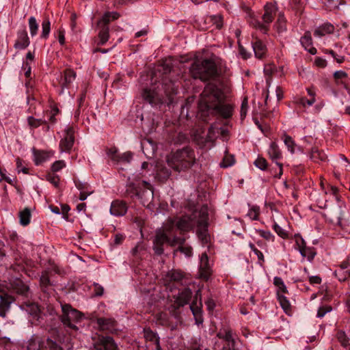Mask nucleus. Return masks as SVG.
<instances>
[{
  "label": "nucleus",
  "instance_id": "9b49d317",
  "mask_svg": "<svg viewBox=\"0 0 350 350\" xmlns=\"http://www.w3.org/2000/svg\"><path fill=\"white\" fill-rule=\"evenodd\" d=\"M202 224H198L197 225V236L201 242V243L204 245L208 244L210 242L211 237L208 232V213H206V217L205 218L202 219Z\"/></svg>",
  "mask_w": 350,
  "mask_h": 350
},
{
  "label": "nucleus",
  "instance_id": "37998d69",
  "mask_svg": "<svg viewBox=\"0 0 350 350\" xmlns=\"http://www.w3.org/2000/svg\"><path fill=\"white\" fill-rule=\"evenodd\" d=\"M27 122H28V124L31 127V128H38V126H40V125L42 124H45L47 123L46 120H43V119H37V118H33V116H29L27 118Z\"/></svg>",
  "mask_w": 350,
  "mask_h": 350
},
{
  "label": "nucleus",
  "instance_id": "f03ea898",
  "mask_svg": "<svg viewBox=\"0 0 350 350\" xmlns=\"http://www.w3.org/2000/svg\"><path fill=\"white\" fill-rule=\"evenodd\" d=\"M168 165L176 172H185L196 163L194 150L185 146L171 152L167 157Z\"/></svg>",
  "mask_w": 350,
  "mask_h": 350
},
{
  "label": "nucleus",
  "instance_id": "6ab92c4d",
  "mask_svg": "<svg viewBox=\"0 0 350 350\" xmlns=\"http://www.w3.org/2000/svg\"><path fill=\"white\" fill-rule=\"evenodd\" d=\"M200 277L205 280H208L211 275V268L208 263V257L206 253H203L201 255L200 263Z\"/></svg>",
  "mask_w": 350,
  "mask_h": 350
},
{
  "label": "nucleus",
  "instance_id": "ea45409f",
  "mask_svg": "<svg viewBox=\"0 0 350 350\" xmlns=\"http://www.w3.org/2000/svg\"><path fill=\"white\" fill-rule=\"evenodd\" d=\"M325 5L329 10L339 9L340 5L345 4L344 0H326Z\"/></svg>",
  "mask_w": 350,
  "mask_h": 350
},
{
  "label": "nucleus",
  "instance_id": "6e6552de",
  "mask_svg": "<svg viewBox=\"0 0 350 350\" xmlns=\"http://www.w3.org/2000/svg\"><path fill=\"white\" fill-rule=\"evenodd\" d=\"M62 311L61 321L62 323L72 329H77V327L75 323L81 319L82 314L70 304H62Z\"/></svg>",
  "mask_w": 350,
  "mask_h": 350
},
{
  "label": "nucleus",
  "instance_id": "f3484780",
  "mask_svg": "<svg viewBox=\"0 0 350 350\" xmlns=\"http://www.w3.org/2000/svg\"><path fill=\"white\" fill-rule=\"evenodd\" d=\"M75 78L76 72L70 68L66 69L59 82L62 90L68 88Z\"/></svg>",
  "mask_w": 350,
  "mask_h": 350
},
{
  "label": "nucleus",
  "instance_id": "c9c22d12",
  "mask_svg": "<svg viewBox=\"0 0 350 350\" xmlns=\"http://www.w3.org/2000/svg\"><path fill=\"white\" fill-rule=\"evenodd\" d=\"M106 153L108 157L114 163H120V154L118 152V149L116 147L107 148Z\"/></svg>",
  "mask_w": 350,
  "mask_h": 350
},
{
  "label": "nucleus",
  "instance_id": "bf43d9fd",
  "mask_svg": "<svg viewBox=\"0 0 350 350\" xmlns=\"http://www.w3.org/2000/svg\"><path fill=\"white\" fill-rule=\"evenodd\" d=\"M177 251H180L187 257H190L192 255V248L190 246H184L183 245H180L175 252Z\"/></svg>",
  "mask_w": 350,
  "mask_h": 350
},
{
  "label": "nucleus",
  "instance_id": "f257e3e1",
  "mask_svg": "<svg viewBox=\"0 0 350 350\" xmlns=\"http://www.w3.org/2000/svg\"><path fill=\"white\" fill-rule=\"evenodd\" d=\"M29 288L20 278H14L4 286L0 284V316L5 317L14 298L9 293L27 296Z\"/></svg>",
  "mask_w": 350,
  "mask_h": 350
},
{
  "label": "nucleus",
  "instance_id": "e2e57ef3",
  "mask_svg": "<svg viewBox=\"0 0 350 350\" xmlns=\"http://www.w3.org/2000/svg\"><path fill=\"white\" fill-rule=\"evenodd\" d=\"M133 154L131 152H126L120 154V163H129L132 159Z\"/></svg>",
  "mask_w": 350,
  "mask_h": 350
},
{
  "label": "nucleus",
  "instance_id": "f8f14e48",
  "mask_svg": "<svg viewBox=\"0 0 350 350\" xmlns=\"http://www.w3.org/2000/svg\"><path fill=\"white\" fill-rule=\"evenodd\" d=\"M96 323L99 330L103 332L113 334L118 330L117 322L111 318H98L96 319Z\"/></svg>",
  "mask_w": 350,
  "mask_h": 350
},
{
  "label": "nucleus",
  "instance_id": "09e8293b",
  "mask_svg": "<svg viewBox=\"0 0 350 350\" xmlns=\"http://www.w3.org/2000/svg\"><path fill=\"white\" fill-rule=\"evenodd\" d=\"M301 43L306 49L312 46V41L310 32H306L304 36L301 37Z\"/></svg>",
  "mask_w": 350,
  "mask_h": 350
},
{
  "label": "nucleus",
  "instance_id": "5701e85b",
  "mask_svg": "<svg viewBox=\"0 0 350 350\" xmlns=\"http://www.w3.org/2000/svg\"><path fill=\"white\" fill-rule=\"evenodd\" d=\"M143 98L152 105H156L161 103V100H157V93L154 90L146 88L142 92Z\"/></svg>",
  "mask_w": 350,
  "mask_h": 350
},
{
  "label": "nucleus",
  "instance_id": "79ce46f5",
  "mask_svg": "<svg viewBox=\"0 0 350 350\" xmlns=\"http://www.w3.org/2000/svg\"><path fill=\"white\" fill-rule=\"evenodd\" d=\"M273 284L278 288L277 292L280 291V294L288 293V290L286 288V286H285V284L281 278L275 277L273 279Z\"/></svg>",
  "mask_w": 350,
  "mask_h": 350
},
{
  "label": "nucleus",
  "instance_id": "aec40b11",
  "mask_svg": "<svg viewBox=\"0 0 350 350\" xmlns=\"http://www.w3.org/2000/svg\"><path fill=\"white\" fill-rule=\"evenodd\" d=\"M127 208L128 206L126 202L121 200H115L111 203L110 213L115 216H122L126 213Z\"/></svg>",
  "mask_w": 350,
  "mask_h": 350
},
{
  "label": "nucleus",
  "instance_id": "49530a36",
  "mask_svg": "<svg viewBox=\"0 0 350 350\" xmlns=\"http://www.w3.org/2000/svg\"><path fill=\"white\" fill-rule=\"evenodd\" d=\"M335 274L340 281H345L350 278V269L336 270Z\"/></svg>",
  "mask_w": 350,
  "mask_h": 350
},
{
  "label": "nucleus",
  "instance_id": "f704fd0d",
  "mask_svg": "<svg viewBox=\"0 0 350 350\" xmlns=\"http://www.w3.org/2000/svg\"><path fill=\"white\" fill-rule=\"evenodd\" d=\"M277 296L281 307L283 308L286 313H288L291 309V304L289 301L284 295L280 294V291L277 292Z\"/></svg>",
  "mask_w": 350,
  "mask_h": 350
},
{
  "label": "nucleus",
  "instance_id": "39448f33",
  "mask_svg": "<svg viewBox=\"0 0 350 350\" xmlns=\"http://www.w3.org/2000/svg\"><path fill=\"white\" fill-rule=\"evenodd\" d=\"M265 13L262 15V20L264 23H261L254 18V13L252 12L249 7L244 6L243 8V12L246 14V18L247 22L254 28L259 29L263 33H267L268 31V24L271 23L275 15V6L271 3H267L265 7Z\"/></svg>",
  "mask_w": 350,
  "mask_h": 350
},
{
  "label": "nucleus",
  "instance_id": "423d86ee",
  "mask_svg": "<svg viewBox=\"0 0 350 350\" xmlns=\"http://www.w3.org/2000/svg\"><path fill=\"white\" fill-rule=\"evenodd\" d=\"M207 211L208 206L203 205L200 209L193 211L190 215L183 216L176 224L177 228L182 232H189L198 224H202V221H203L202 219L206 217Z\"/></svg>",
  "mask_w": 350,
  "mask_h": 350
},
{
  "label": "nucleus",
  "instance_id": "4be33fe9",
  "mask_svg": "<svg viewBox=\"0 0 350 350\" xmlns=\"http://www.w3.org/2000/svg\"><path fill=\"white\" fill-rule=\"evenodd\" d=\"M142 189V182L139 183L137 185L135 183H131L126 187L125 195L131 198H133L134 197L138 198Z\"/></svg>",
  "mask_w": 350,
  "mask_h": 350
},
{
  "label": "nucleus",
  "instance_id": "3c124183",
  "mask_svg": "<svg viewBox=\"0 0 350 350\" xmlns=\"http://www.w3.org/2000/svg\"><path fill=\"white\" fill-rule=\"evenodd\" d=\"M185 241V238L174 236L172 239L168 237L167 243L172 247L176 245H179L180 246V245H184Z\"/></svg>",
  "mask_w": 350,
  "mask_h": 350
},
{
  "label": "nucleus",
  "instance_id": "5fc2aeb1",
  "mask_svg": "<svg viewBox=\"0 0 350 350\" xmlns=\"http://www.w3.org/2000/svg\"><path fill=\"white\" fill-rule=\"evenodd\" d=\"M259 215V208L257 206H253L251 208L247 216H248L252 220H257L258 219Z\"/></svg>",
  "mask_w": 350,
  "mask_h": 350
},
{
  "label": "nucleus",
  "instance_id": "58836bf2",
  "mask_svg": "<svg viewBox=\"0 0 350 350\" xmlns=\"http://www.w3.org/2000/svg\"><path fill=\"white\" fill-rule=\"evenodd\" d=\"M51 31V23L49 18H44L42 23L41 38L46 39Z\"/></svg>",
  "mask_w": 350,
  "mask_h": 350
},
{
  "label": "nucleus",
  "instance_id": "2eb2a0df",
  "mask_svg": "<svg viewBox=\"0 0 350 350\" xmlns=\"http://www.w3.org/2000/svg\"><path fill=\"white\" fill-rule=\"evenodd\" d=\"M192 296V291L189 288H185L178 293L175 297L174 304L176 308L183 307L189 304Z\"/></svg>",
  "mask_w": 350,
  "mask_h": 350
},
{
  "label": "nucleus",
  "instance_id": "de8ad7c7",
  "mask_svg": "<svg viewBox=\"0 0 350 350\" xmlns=\"http://www.w3.org/2000/svg\"><path fill=\"white\" fill-rule=\"evenodd\" d=\"M217 336L219 338L224 339L226 341L228 342L229 343H232V345L234 346V340L232 337V333L231 330H230V329L226 330L224 334H223L221 332H219L217 334Z\"/></svg>",
  "mask_w": 350,
  "mask_h": 350
},
{
  "label": "nucleus",
  "instance_id": "393cba45",
  "mask_svg": "<svg viewBox=\"0 0 350 350\" xmlns=\"http://www.w3.org/2000/svg\"><path fill=\"white\" fill-rule=\"evenodd\" d=\"M185 275L180 270L172 269L165 275V280L170 282H180Z\"/></svg>",
  "mask_w": 350,
  "mask_h": 350
},
{
  "label": "nucleus",
  "instance_id": "e433bc0d",
  "mask_svg": "<svg viewBox=\"0 0 350 350\" xmlns=\"http://www.w3.org/2000/svg\"><path fill=\"white\" fill-rule=\"evenodd\" d=\"M23 308L32 316H37L40 312L38 306L34 303H29L23 305Z\"/></svg>",
  "mask_w": 350,
  "mask_h": 350
},
{
  "label": "nucleus",
  "instance_id": "412c9836",
  "mask_svg": "<svg viewBox=\"0 0 350 350\" xmlns=\"http://www.w3.org/2000/svg\"><path fill=\"white\" fill-rule=\"evenodd\" d=\"M213 111L222 118L227 119L232 116L234 106L231 104H224L222 102L220 103Z\"/></svg>",
  "mask_w": 350,
  "mask_h": 350
},
{
  "label": "nucleus",
  "instance_id": "774afa93",
  "mask_svg": "<svg viewBox=\"0 0 350 350\" xmlns=\"http://www.w3.org/2000/svg\"><path fill=\"white\" fill-rule=\"evenodd\" d=\"M274 26L277 29L278 32H282L283 31L285 30L284 19L282 17L279 18Z\"/></svg>",
  "mask_w": 350,
  "mask_h": 350
},
{
  "label": "nucleus",
  "instance_id": "4c0bfd02",
  "mask_svg": "<svg viewBox=\"0 0 350 350\" xmlns=\"http://www.w3.org/2000/svg\"><path fill=\"white\" fill-rule=\"evenodd\" d=\"M299 251L301 256L303 257H306L309 261L312 260L314 256L316 255V252L312 248L308 247L306 246L301 247V249L299 250Z\"/></svg>",
  "mask_w": 350,
  "mask_h": 350
},
{
  "label": "nucleus",
  "instance_id": "72a5a7b5",
  "mask_svg": "<svg viewBox=\"0 0 350 350\" xmlns=\"http://www.w3.org/2000/svg\"><path fill=\"white\" fill-rule=\"evenodd\" d=\"M20 224L22 226H27L30 222L31 211L29 208H25L19 213Z\"/></svg>",
  "mask_w": 350,
  "mask_h": 350
},
{
  "label": "nucleus",
  "instance_id": "1a4fd4ad",
  "mask_svg": "<svg viewBox=\"0 0 350 350\" xmlns=\"http://www.w3.org/2000/svg\"><path fill=\"white\" fill-rule=\"evenodd\" d=\"M92 346L94 350H120L111 336L97 334L92 338Z\"/></svg>",
  "mask_w": 350,
  "mask_h": 350
},
{
  "label": "nucleus",
  "instance_id": "7ed1b4c3",
  "mask_svg": "<svg viewBox=\"0 0 350 350\" xmlns=\"http://www.w3.org/2000/svg\"><path fill=\"white\" fill-rule=\"evenodd\" d=\"M224 100V92L216 85L208 83L200 95L199 110L202 113L213 111Z\"/></svg>",
  "mask_w": 350,
  "mask_h": 350
},
{
  "label": "nucleus",
  "instance_id": "c756f323",
  "mask_svg": "<svg viewBox=\"0 0 350 350\" xmlns=\"http://www.w3.org/2000/svg\"><path fill=\"white\" fill-rule=\"evenodd\" d=\"M268 154L269 155V157L273 161H277L278 159H280L282 157V153L280 150L279 149V147L275 142H272L269 146V148L268 150Z\"/></svg>",
  "mask_w": 350,
  "mask_h": 350
},
{
  "label": "nucleus",
  "instance_id": "bb28decb",
  "mask_svg": "<svg viewBox=\"0 0 350 350\" xmlns=\"http://www.w3.org/2000/svg\"><path fill=\"white\" fill-rule=\"evenodd\" d=\"M144 337L147 340L154 342L156 350H161L159 344V338L151 329H144Z\"/></svg>",
  "mask_w": 350,
  "mask_h": 350
},
{
  "label": "nucleus",
  "instance_id": "c85d7f7f",
  "mask_svg": "<svg viewBox=\"0 0 350 350\" xmlns=\"http://www.w3.org/2000/svg\"><path fill=\"white\" fill-rule=\"evenodd\" d=\"M310 159L317 163L325 161L327 159V155L317 148H313L310 152Z\"/></svg>",
  "mask_w": 350,
  "mask_h": 350
},
{
  "label": "nucleus",
  "instance_id": "0eeeda50",
  "mask_svg": "<svg viewBox=\"0 0 350 350\" xmlns=\"http://www.w3.org/2000/svg\"><path fill=\"white\" fill-rule=\"evenodd\" d=\"M119 16L120 14L116 12H106L98 21L97 25L99 28L98 45H103L109 40V27L108 25L111 21L118 19Z\"/></svg>",
  "mask_w": 350,
  "mask_h": 350
},
{
  "label": "nucleus",
  "instance_id": "6e6d98bb",
  "mask_svg": "<svg viewBox=\"0 0 350 350\" xmlns=\"http://www.w3.org/2000/svg\"><path fill=\"white\" fill-rule=\"evenodd\" d=\"M46 180L53 184L55 187H59V177L53 173H49L46 175Z\"/></svg>",
  "mask_w": 350,
  "mask_h": 350
},
{
  "label": "nucleus",
  "instance_id": "cd10ccee",
  "mask_svg": "<svg viewBox=\"0 0 350 350\" xmlns=\"http://www.w3.org/2000/svg\"><path fill=\"white\" fill-rule=\"evenodd\" d=\"M33 152L34 156V162L36 165H38L42 162L45 161L50 157L49 152L43 150H37L33 149Z\"/></svg>",
  "mask_w": 350,
  "mask_h": 350
},
{
  "label": "nucleus",
  "instance_id": "0e129e2a",
  "mask_svg": "<svg viewBox=\"0 0 350 350\" xmlns=\"http://www.w3.org/2000/svg\"><path fill=\"white\" fill-rule=\"evenodd\" d=\"M332 310V308L330 306H323L319 308L317 312V317L321 318L324 317L326 313L330 312Z\"/></svg>",
  "mask_w": 350,
  "mask_h": 350
},
{
  "label": "nucleus",
  "instance_id": "473e14b6",
  "mask_svg": "<svg viewBox=\"0 0 350 350\" xmlns=\"http://www.w3.org/2000/svg\"><path fill=\"white\" fill-rule=\"evenodd\" d=\"M40 285L43 291H45L49 286H51L48 271H44L40 278Z\"/></svg>",
  "mask_w": 350,
  "mask_h": 350
},
{
  "label": "nucleus",
  "instance_id": "20e7f679",
  "mask_svg": "<svg viewBox=\"0 0 350 350\" xmlns=\"http://www.w3.org/2000/svg\"><path fill=\"white\" fill-rule=\"evenodd\" d=\"M189 71L193 79H200L202 81L214 79L218 75L217 66L211 59L195 61L191 64Z\"/></svg>",
  "mask_w": 350,
  "mask_h": 350
},
{
  "label": "nucleus",
  "instance_id": "dca6fc26",
  "mask_svg": "<svg viewBox=\"0 0 350 350\" xmlns=\"http://www.w3.org/2000/svg\"><path fill=\"white\" fill-rule=\"evenodd\" d=\"M168 237L162 232H159L157 233L155 238L153 241V249L157 255H161L163 253V245L165 243H167Z\"/></svg>",
  "mask_w": 350,
  "mask_h": 350
},
{
  "label": "nucleus",
  "instance_id": "2f4dec72",
  "mask_svg": "<svg viewBox=\"0 0 350 350\" xmlns=\"http://www.w3.org/2000/svg\"><path fill=\"white\" fill-rule=\"evenodd\" d=\"M44 342L38 337H33L28 342L27 350H42Z\"/></svg>",
  "mask_w": 350,
  "mask_h": 350
},
{
  "label": "nucleus",
  "instance_id": "9d476101",
  "mask_svg": "<svg viewBox=\"0 0 350 350\" xmlns=\"http://www.w3.org/2000/svg\"><path fill=\"white\" fill-rule=\"evenodd\" d=\"M142 189L140 191L138 197L140 199L142 204L149 209H152L154 207L153 204L154 200V191L152 185L143 180L142 182Z\"/></svg>",
  "mask_w": 350,
  "mask_h": 350
},
{
  "label": "nucleus",
  "instance_id": "864d4df0",
  "mask_svg": "<svg viewBox=\"0 0 350 350\" xmlns=\"http://www.w3.org/2000/svg\"><path fill=\"white\" fill-rule=\"evenodd\" d=\"M234 163V159L232 155H226L222 162L221 163V166L223 167H228L229 166H231Z\"/></svg>",
  "mask_w": 350,
  "mask_h": 350
},
{
  "label": "nucleus",
  "instance_id": "69168bd1",
  "mask_svg": "<svg viewBox=\"0 0 350 350\" xmlns=\"http://www.w3.org/2000/svg\"><path fill=\"white\" fill-rule=\"evenodd\" d=\"M66 166L64 161H57L51 166V170L53 172H57L62 170Z\"/></svg>",
  "mask_w": 350,
  "mask_h": 350
},
{
  "label": "nucleus",
  "instance_id": "4468645a",
  "mask_svg": "<svg viewBox=\"0 0 350 350\" xmlns=\"http://www.w3.org/2000/svg\"><path fill=\"white\" fill-rule=\"evenodd\" d=\"M252 44L255 57L256 58L264 59L266 57L267 48L261 40L252 35Z\"/></svg>",
  "mask_w": 350,
  "mask_h": 350
},
{
  "label": "nucleus",
  "instance_id": "a878e982",
  "mask_svg": "<svg viewBox=\"0 0 350 350\" xmlns=\"http://www.w3.org/2000/svg\"><path fill=\"white\" fill-rule=\"evenodd\" d=\"M190 309L194 316L197 324H200L203 322V318L202 314L201 306L197 305L196 301H193L190 305Z\"/></svg>",
  "mask_w": 350,
  "mask_h": 350
},
{
  "label": "nucleus",
  "instance_id": "052dcab7",
  "mask_svg": "<svg viewBox=\"0 0 350 350\" xmlns=\"http://www.w3.org/2000/svg\"><path fill=\"white\" fill-rule=\"evenodd\" d=\"M248 108L247 98L245 97L241 103V117L242 119L245 118L247 115V110Z\"/></svg>",
  "mask_w": 350,
  "mask_h": 350
},
{
  "label": "nucleus",
  "instance_id": "13d9d810",
  "mask_svg": "<svg viewBox=\"0 0 350 350\" xmlns=\"http://www.w3.org/2000/svg\"><path fill=\"white\" fill-rule=\"evenodd\" d=\"M46 345L49 350H64L59 345H58L55 341H53L51 338L46 339Z\"/></svg>",
  "mask_w": 350,
  "mask_h": 350
},
{
  "label": "nucleus",
  "instance_id": "8fccbe9b",
  "mask_svg": "<svg viewBox=\"0 0 350 350\" xmlns=\"http://www.w3.org/2000/svg\"><path fill=\"white\" fill-rule=\"evenodd\" d=\"M284 142L285 145L287 146L288 150H290L291 153H294L295 144L292 137L289 135H284Z\"/></svg>",
  "mask_w": 350,
  "mask_h": 350
},
{
  "label": "nucleus",
  "instance_id": "338daca9",
  "mask_svg": "<svg viewBox=\"0 0 350 350\" xmlns=\"http://www.w3.org/2000/svg\"><path fill=\"white\" fill-rule=\"evenodd\" d=\"M275 232L282 238L285 239L287 237V232L283 230L278 224L275 223L273 225Z\"/></svg>",
  "mask_w": 350,
  "mask_h": 350
},
{
  "label": "nucleus",
  "instance_id": "7c9ffc66",
  "mask_svg": "<svg viewBox=\"0 0 350 350\" xmlns=\"http://www.w3.org/2000/svg\"><path fill=\"white\" fill-rule=\"evenodd\" d=\"M163 89L167 95L176 94L178 90V85H176L174 81H170L168 83L167 79L163 82Z\"/></svg>",
  "mask_w": 350,
  "mask_h": 350
},
{
  "label": "nucleus",
  "instance_id": "603ef678",
  "mask_svg": "<svg viewBox=\"0 0 350 350\" xmlns=\"http://www.w3.org/2000/svg\"><path fill=\"white\" fill-rule=\"evenodd\" d=\"M185 241V238L174 236L172 239L168 237L167 243L172 247L176 245H179L180 246V245H184Z\"/></svg>",
  "mask_w": 350,
  "mask_h": 350
},
{
  "label": "nucleus",
  "instance_id": "a18cd8bd",
  "mask_svg": "<svg viewBox=\"0 0 350 350\" xmlns=\"http://www.w3.org/2000/svg\"><path fill=\"white\" fill-rule=\"evenodd\" d=\"M29 28L31 36L32 37L37 34L38 30V23H37L34 16H31L29 18Z\"/></svg>",
  "mask_w": 350,
  "mask_h": 350
},
{
  "label": "nucleus",
  "instance_id": "680f3d73",
  "mask_svg": "<svg viewBox=\"0 0 350 350\" xmlns=\"http://www.w3.org/2000/svg\"><path fill=\"white\" fill-rule=\"evenodd\" d=\"M254 165L260 170H265L267 167V161L262 157H258L254 162Z\"/></svg>",
  "mask_w": 350,
  "mask_h": 350
},
{
  "label": "nucleus",
  "instance_id": "a211bd4d",
  "mask_svg": "<svg viewBox=\"0 0 350 350\" xmlns=\"http://www.w3.org/2000/svg\"><path fill=\"white\" fill-rule=\"evenodd\" d=\"M30 44V40L25 29L20 30L17 33V38L14 43V48L16 49H25Z\"/></svg>",
  "mask_w": 350,
  "mask_h": 350
},
{
  "label": "nucleus",
  "instance_id": "a19ab883",
  "mask_svg": "<svg viewBox=\"0 0 350 350\" xmlns=\"http://www.w3.org/2000/svg\"><path fill=\"white\" fill-rule=\"evenodd\" d=\"M275 70V66L273 64H267L265 66L264 72L267 78L266 79L267 87L269 88L271 85V75Z\"/></svg>",
  "mask_w": 350,
  "mask_h": 350
},
{
  "label": "nucleus",
  "instance_id": "4d7b16f0",
  "mask_svg": "<svg viewBox=\"0 0 350 350\" xmlns=\"http://www.w3.org/2000/svg\"><path fill=\"white\" fill-rule=\"evenodd\" d=\"M249 246L251 248V250L254 252V254L257 256L258 259L260 261V264L262 265V262H264L265 261L262 253L260 250H258L253 243H250L249 244Z\"/></svg>",
  "mask_w": 350,
  "mask_h": 350
},
{
  "label": "nucleus",
  "instance_id": "c03bdc74",
  "mask_svg": "<svg viewBox=\"0 0 350 350\" xmlns=\"http://www.w3.org/2000/svg\"><path fill=\"white\" fill-rule=\"evenodd\" d=\"M336 338L342 347H347L349 345V338L345 332L342 330L338 331L336 334Z\"/></svg>",
  "mask_w": 350,
  "mask_h": 350
},
{
  "label": "nucleus",
  "instance_id": "ddd939ff",
  "mask_svg": "<svg viewBox=\"0 0 350 350\" xmlns=\"http://www.w3.org/2000/svg\"><path fill=\"white\" fill-rule=\"evenodd\" d=\"M75 142L74 129L68 127L65 131V135L59 142V148L62 152H69L73 146Z\"/></svg>",
  "mask_w": 350,
  "mask_h": 350
},
{
  "label": "nucleus",
  "instance_id": "b1692460",
  "mask_svg": "<svg viewBox=\"0 0 350 350\" xmlns=\"http://www.w3.org/2000/svg\"><path fill=\"white\" fill-rule=\"evenodd\" d=\"M334 31V27L331 23H325L315 29L314 35L321 37L327 33H332Z\"/></svg>",
  "mask_w": 350,
  "mask_h": 350
}]
</instances>
